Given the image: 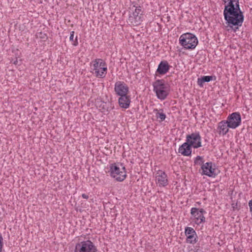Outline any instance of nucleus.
I'll list each match as a JSON object with an SVG mask.
<instances>
[{
    "label": "nucleus",
    "instance_id": "obj_20",
    "mask_svg": "<svg viewBox=\"0 0 252 252\" xmlns=\"http://www.w3.org/2000/svg\"><path fill=\"white\" fill-rule=\"evenodd\" d=\"M74 31H72L70 32L69 39H70V41H71L72 42V45L75 46H76L78 44V40H77V36H76L75 39L74 40V39H73L74 38Z\"/></svg>",
    "mask_w": 252,
    "mask_h": 252
},
{
    "label": "nucleus",
    "instance_id": "obj_14",
    "mask_svg": "<svg viewBox=\"0 0 252 252\" xmlns=\"http://www.w3.org/2000/svg\"><path fill=\"white\" fill-rule=\"evenodd\" d=\"M185 234L187 236V242L192 244L196 242V235L194 229L191 227H187L185 230Z\"/></svg>",
    "mask_w": 252,
    "mask_h": 252
},
{
    "label": "nucleus",
    "instance_id": "obj_24",
    "mask_svg": "<svg viewBox=\"0 0 252 252\" xmlns=\"http://www.w3.org/2000/svg\"><path fill=\"white\" fill-rule=\"evenodd\" d=\"M3 244V238L1 234L0 233V252H2Z\"/></svg>",
    "mask_w": 252,
    "mask_h": 252
},
{
    "label": "nucleus",
    "instance_id": "obj_4",
    "mask_svg": "<svg viewBox=\"0 0 252 252\" xmlns=\"http://www.w3.org/2000/svg\"><path fill=\"white\" fill-rule=\"evenodd\" d=\"M143 21L142 11L140 6H133L130 8V11L127 22L133 26L140 25Z\"/></svg>",
    "mask_w": 252,
    "mask_h": 252
},
{
    "label": "nucleus",
    "instance_id": "obj_15",
    "mask_svg": "<svg viewBox=\"0 0 252 252\" xmlns=\"http://www.w3.org/2000/svg\"><path fill=\"white\" fill-rule=\"evenodd\" d=\"M130 99L129 97L126 95L120 96L119 99V104L121 108L126 109L130 104Z\"/></svg>",
    "mask_w": 252,
    "mask_h": 252
},
{
    "label": "nucleus",
    "instance_id": "obj_21",
    "mask_svg": "<svg viewBox=\"0 0 252 252\" xmlns=\"http://www.w3.org/2000/svg\"><path fill=\"white\" fill-rule=\"evenodd\" d=\"M156 111L157 112V113H156L157 118L159 119L161 121L164 120L165 119V117H166L164 113H163L162 112H160L158 111L157 110H156Z\"/></svg>",
    "mask_w": 252,
    "mask_h": 252
},
{
    "label": "nucleus",
    "instance_id": "obj_8",
    "mask_svg": "<svg viewBox=\"0 0 252 252\" xmlns=\"http://www.w3.org/2000/svg\"><path fill=\"white\" fill-rule=\"evenodd\" d=\"M226 122L229 128H235L241 124V116L238 113H233L228 117Z\"/></svg>",
    "mask_w": 252,
    "mask_h": 252
},
{
    "label": "nucleus",
    "instance_id": "obj_7",
    "mask_svg": "<svg viewBox=\"0 0 252 252\" xmlns=\"http://www.w3.org/2000/svg\"><path fill=\"white\" fill-rule=\"evenodd\" d=\"M107 66L101 59L95 60V76L103 78L107 73Z\"/></svg>",
    "mask_w": 252,
    "mask_h": 252
},
{
    "label": "nucleus",
    "instance_id": "obj_9",
    "mask_svg": "<svg viewBox=\"0 0 252 252\" xmlns=\"http://www.w3.org/2000/svg\"><path fill=\"white\" fill-rule=\"evenodd\" d=\"M187 142L194 148L201 146V138L198 133H193L187 136Z\"/></svg>",
    "mask_w": 252,
    "mask_h": 252
},
{
    "label": "nucleus",
    "instance_id": "obj_27",
    "mask_svg": "<svg viewBox=\"0 0 252 252\" xmlns=\"http://www.w3.org/2000/svg\"><path fill=\"white\" fill-rule=\"evenodd\" d=\"M82 196L83 198L87 199L88 198V196L86 194H82Z\"/></svg>",
    "mask_w": 252,
    "mask_h": 252
},
{
    "label": "nucleus",
    "instance_id": "obj_6",
    "mask_svg": "<svg viewBox=\"0 0 252 252\" xmlns=\"http://www.w3.org/2000/svg\"><path fill=\"white\" fill-rule=\"evenodd\" d=\"M74 252H94V245L90 240L82 241L76 244Z\"/></svg>",
    "mask_w": 252,
    "mask_h": 252
},
{
    "label": "nucleus",
    "instance_id": "obj_18",
    "mask_svg": "<svg viewBox=\"0 0 252 252\" xmlns=\"http://www.w3.org/2000/svg\"><path fill=\"white\" fill-rule=\"evenodd\" d=\"M169 69V65L166 62H161L157 69V72L159 74L166 73Z\"/></svg>",
    "mask_w": 252,
    "mask_h": 252
},
{
    "label": "nucleus",
    "instance_id": "obj_1",
    "mask_svg": "<svg viewBox=\"0 0 252 252\" xmlns=\"http://www.w3.org/2000/svg\"><path fill=\"white\" fill-rule=\"evenodd\" d=\"M225 4L223 14L226 20L227 31H236L241 26L244 21V16L241 11L239 0H223Z\"/></svg>",
    "mask_w": 252,
    "mask_h": 252
},
{
    "label": "nucleus",
    "instance_id": "obj_17",
    "mask_svg": "<svg viewBox=\"0 0 252 252\" xmlns=\"http://www.w3.org/2000/svg\"><path fill=\"white\" fill-rule=\"evenodd\" d=\"M229 125L227 122L221 121L219 124V129L220 134H225L228 131Z\"/></svg>",
    "mask_w": 252,
    "mask_h": 252
},
{
    "label": "nucleus",
    "instance_id": "obj_25",
    "mask_svg": "<svg viewBox=\"0 0 252 252\" xmlns=\"http://www.w3.org/2000/svg\"><path fill=\"white\" fill-rule=\"evenodd\" d=\"M12 63L15 65H20L21 64V63H19V61H18L17 58H16V60Z\"/></svg>",
    "mask_w": 252,
    "mask_h": 252
},
{
    "label": "nucleus",
    "instance_id": "obj_16",
    "mask_svg": "<svg viewBox=\"0 0 252 252\" xmlns=\"http://www.w3.org/2000/svg\"><path fill=\"white\" fill-rule=\"evenodd\" d=\"M191 145L188 142L184 143L179 149V153L186 156H189L191 154V151L190 149Z\"/></svg>",
    "mask_w": 252,
    "mask_h": 252
},
{
    "label": "nucleus",
    "instance_id": "obj_12",
    "mask_svg": "<svg viewBox=\"0 0 252 252\" xmlns=\"http://www.w3.org/2000/svg\"><path fill=\"white\" fill-rule=\"evenodd\" d=\"M202 170V174L209 177H215L216 176V169L213 167L212 162H206L201 166Z\"/></svg>",
    "mask_w": 252,
    "mask_h": 252
},
{
    "label": "nucleus",
    "instance_id": "obj_2",
    "mask_svg": "<svg viewBox=\"0 0 252 252\" xmlns=\"http://www.w3.org/2000/svg\"><path fill=\"white\" fill-rule=\"evenodd\" d=\"M154 91L158 98L164 100L168 95L169 92V86L163 80H158L153 83Z\"/></svg>",
    "mask_w": 252,
    "mask_h": 252
},
{
    "label": "nucleus",
    "instance_id": "obj_13",
    "mask_svg": "<svg viewBox=\"0 0 252 252\" xmlns=\"http://www.w3.org/2000/svg\"><path fill=\"white\" fill-rule=\"evenodd\" d=\"M157 184L159 186L164 187L167 185L168 180L165 172L158 170L156 175Z\"/></svg>",
    "mask_w": 252,
    "mask_h": 252
},
{
    "label": "nucleus",
    "instance_id": "obj_19",
    "mask_svg": "<svg viewBox=\"0 0 252 252\" xmlns=\"http://www.w3.org/2000/svg\"><path fill=\"white\" fill-rule=\"evenodd\" d=\"M213 79V77L212 76H203L201 78L198 79L197 83L199 86H202L204 82H210V81L212 80Z\"/></svg>",
    "mask_w": 252,
    "mask_h": 252
},
{
    "label": "nucleus",
    "instance_id": "obj_22",
    "mask_svg": "<svg viewBox=\"0 0 252 252\" xmlns=\"http://www.w3.org/2000/svg\"><path fill=\"white\" fill-rule=\"evenodd\" d=\"M194 163L197 165H202L203 164V160L202 158L200 156H197L194 160Z\"/></svg>",
    "mask_w": 252,
    "mask_h": 252
},
{
    "label": "nucleus",
    "instance_id": "obj_23",
    "mask_svg": "<svg viewBox=\"0 0 252 252\" xmlns=\"http://www.w3.org/2000/svg\"><path fill=\"white\" fill-rule=\"evenodd\" d=\"M37 36L39 38H40L41 39H44V40L47 39V38H48L47 34L46 33H45L42 32H38L37 33Z\"/></svg>",
    "mask_w": 252,
    "mask_h": 252
},
{
    "label": "nucleus",
    "instance_id": "obj_10",
    "mask_svg": "<svg viewBox=\"0 0 252 252\" xmlns=\"http://www.w3.org/2000/svg\"><path fill=\"white\" fill-rule=\"evenodd\" d=\"M204 211L203 209L198 210L196 208H193L191 210V214L193 216V220L195 223L199 224L205 221V218L204 217L203 213Z\"/></svg>",
    "mask_w": 252,
    "mask_h": 252
},
{
    "label": "nucleus",
    "instance_id": "obj_3",
    "mask_svg": "<svg viewBox=\"0 0 252 252\" xmlns=\"http://www.w3.org/2000/svg\"><path fill=\"white\" fill-rule=\"evenodd\" d=\"M181 44L186 49H194L198 44L196 37L192 33H186L182 35L179 39Z\"/></svg>",
    "mask_w": 252,
    "mask_h": 252
},
{
    "label": "nucleus",
    "instance_id": "obj_28",
    "mask_svg": "<svg viewBox=\"0 0 252 252\" xmlns=\"http://www.w3.org/2000/svg\"><path fill=\"white\" fill-rule=\"evenodd\" d=\"M102 104V108H103L104 107L105 105L106 104L104 102H103L101 105Z\"/></svg>",
    "mask_w": 252,
    "mask_h": 252
},
{
    "label": "nucleus",
    "instance_id": "obj_5",
    "mask_svg": "<svg viewBox=\"0 0 252 252\" xmlns=\"http://www.w3.org/2000/svg\"><path fill=\"white\" fill-rule=\"evenodd\" d=\"M110 172L111 176L117 181H123L126 177L125 168L122 165L112 164Z\"/></svg>",
    "mask_w": 252,
    "mask_h": 252
},
{
    "label": "nucleus",
    "instance_id": "obj_11",
    "mask_svg": "<svg viewBox=\"0 0 252 252\" xmlns=\"http://www.w3.org/2000/svg\"><path fill=\"white\" fill-rule=\"evenodd\" d=\"M115 91L116 93L120 95H126L128 92V87L123 82L118 81L115 84Z\"/></svg>",
    "mask_w": 252,
    "mask_h": 252
},
{
    "label": "nucleus",
    "instance_id": "obj_26",
    "mask_svg": "<svg viewBox=\"0 0 252 252\" xmlns=\"http://www.w3.org/2000/svg\"><path fill=\"white\" fill-rule=\"evenodd\" d=\"M91 63V66L94 67V68H92V69L94 70V61H92Z\"/></svg>",
    "mask_w": 252,
    "mask_h": 252
}]
</instances>
